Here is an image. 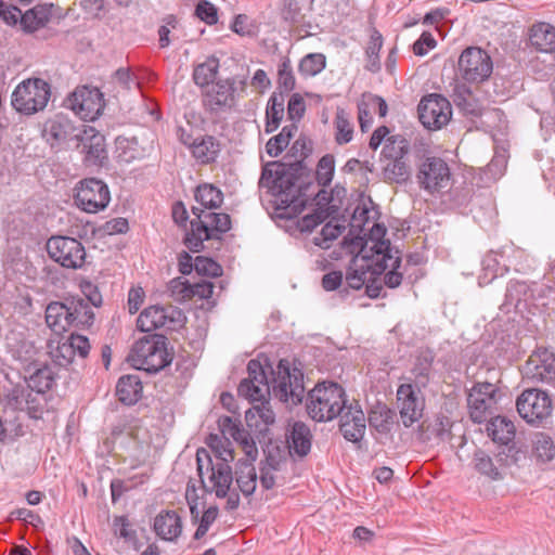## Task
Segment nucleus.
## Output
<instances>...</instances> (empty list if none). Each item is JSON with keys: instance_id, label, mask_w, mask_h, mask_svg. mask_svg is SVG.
I'll list each match as a JSON object with an SVG mask.
<instances>
[{"instance_id": "dca6fc26", "label": "nucleus", "mask_w": 555, "mask_h": 555, "mask_svg": "<svg viewBox=\"0 0 555 555\" xmlns=\"http://www.w3.org/2000/svg\"><path fill=\"white\" fill-rule=\"evenodd\" d=\"M184 319L183 312L172 306H151L140 313L137 326L144 333H151L162 327L176 330L183 324Z\"/></svg>"}, {"instance_id": "6ab92c4d", "label": "nucleus", "mask_w": 555, "mask_h": 555, "mask_svg": "<svg viewBox=\"0 0 555 555\" xmlns=\"http://www.w3.org/2000/svg\"><path fill=\"white\" fill-rule=\"evenodd\" d=\"M418 116L425 128L437 130L449 122L452 116V107L444 96L429 94L421 100Z\"/></svg>"}, {"instance_id": "412c9836", "label": "nucleus", "mask_w": 555, "mask_h": 555, "mask_svg": "<svg viewBox=\"0 0 555 555\" xmlns=\"http://www.w3.org/2000/svg\"><path fill=\"white\" fill-rule=\"evenodd\" d=\"M522 373L533 382L554 383L555 352L547 348H539L526 361Z\"/></svg>"}, {"instance_id": "5fc2aeb1", "label": "nucleus", "mask_w": 555, "mask_h": 555, "mask_svg": "<svg viewBox=\"0 0 555 555\" xmlns=\"http://www.w3.org/2000/svg\"><path fill=\"white\" fill-rule=\"evenodd\" d=\"M384 175L385 178L391 182L402 183L410 177V167L405 158L390 159L384 168Z\"/></svg>"}, {"instance_id": "9b49d317", "label": "nucleus", "mask_w": 555, "mask_h": 555, "mask_svg": "<svg viewBox=\"0 0 555 555\" xmlns=\"http://www.w3.org/2000/svg\"><path fill=\"white\" fill-rule=\"evenodd\" d=\"M49 257L65 269H81L87 253L80 241L69 236H52L47 242Z\"/></svg>"}, {"instance_id": "c03bdc74", "label": "nucleus", "mask_w": 555, "mask_h": 555, "mask_svg": "<svg viewBox=\"0 0 555 555\" xmlns=\"http://www.w3.org/2000/svg\"><path fill=\"white\" fill-rule=\"evenodd\" d=\"M208 451L214 462H224L230 464L234 460V452L231 441L223 435H210L208 438Z\"/></svg>"}, {"instance_id": "2f4dec72", "label": "nucleus", "mask_w": 555, "mask_h": 555, "mask_svg": "<svg viewBox=\"0 0 555 555\" xmlns=\"http://www.w3.org/2000/svg\"><path fill=\"white\" fill-rule=\"evenodd\" d=\"M21 15V27L26 33H34L44 27L52 14V4H38Z\"/></svg>"}, {"instance_id": "79ce46f5", "label": "nucleus", "mask_w": 555, "mask_h": 555, "mask_svg": "<svg viewBox=\"0 0 555 555\" xmlns=\"http://www.w3.org/2000/svg\"><path fill=\"white\" fill-rule=\"evenodd\" d=\"M195 199L201 205L199 208L217 209L223 203V193L220 189L210 183L199 184L195 190Z\"/></svg>"}, {"instance_id": "a18cd8bd", "label": "nucleus", "mask_w": 555, "mask_h": 555, "mask_svg": "<svg viewBox=\"0 0 555 555\" xmlns=\"http://www.w3.org/2000/svg\"><path fill=\"white\" fill-rule=\"evenodd\" d=\"M212 240L207 227L197 218L191 221V231L186 233L184 238L185 246L192 253H198L204 247V241Z\"/></svg>"}, {"instance_id": "cd10ccee", "label": "nucleus", "mask_w": 555, "mask_h": 555, "mask_svg": "<svg viewBox=\"0 0 555 555\" xmlns=\"http://www.w3.org/2000/svg\"><path fill=\"white\" fill-rule=\"evenodd\" d=\"M487 431L494 442L504 446L503 450L506 452H508V448H516L513 443L516 428L514 423L506 417L496 416L491 418L487 425Z\"/></svg>"}, {"instance_id": "13d9d810", "label": "nucleus", "mask_w": 555, "mask_h": 555, "mask_svg": "<svg viewBox=\"0 0 555 555\" xmlns=\"http://www.w3.org/2000/svg\"><path fill=\"white\" fill-rule=\"evenodd\" d=\"M168 291L173 300L178 302L193 298L192 284L182 278H176L169 282Z\"/></svg>"}, {"instance_id": "4c0bfd02", "label": "nucleus", "mask_w": 555, "mask_h": 555, "mask_svg": "<svg viewBox=\"0 0 555 555\" xmlns=\"http://www.w3.org/2000/svg\"><path fill=\"white\" fill-rule=\"evenodd\" d=\"M284 104H285L284 93L283 92H279V93L273 92L268 101L267 109H266L267 122H266L264 130L267 133H271L279 128L280 122L284 116Z\"/></svg>"}, {"instance_id": "3c124183", "label": "nucleus", "mask_w": 555, "mask_h": 555, "mask_svg": "<svg viewBox=\"0 0 555 555\" xmlns=\"http://www.w3.org/2000/svg\"><path fill=\"white\" fill-rule=\"evenodd\" d=\"M410 151L409 141L400 135H392L387 139L383 150V154L386 158L390 159H402L405 158Z\"/></svg>"}, {"instance_id": "6e6d98bb", "label": "nucleus", "mask_w": 555, "mask_h": 555, "mask_svg": "<svg viewBox=\"0 0 555 555\" xmlns=\"http://www.w3.org/2000/svg\"><path fill=\"white\" fill-rule=\"evenodd\" d=\"M344 230V225L327 222L323 225L321 232L313 237L312 242L315 246H319L322 249H328L332 242L338 238Z\"/></svg>"}, {"instance_id": "58836bf2", "label": "nucleus", "mask_w": 555, "mask_h": 555, "mask_svg": "<svg viewBox=\"0 0 555 555\" xmlns=\"http://www.w3.org/2000/svg\"><path fill=\"white\" fill-rule=\"evenodd\" d=\"M434 360L435 354L431 350L426 349L418 352L412 369L416 387H425L428 384L433 372Z\"/></svg>"}, {"instance_id": "a19ab883", "label": "nucleus", "mask_w": 555, "mask_h": 555, "mask_svg": "<svg viewBox=\"0 0 555 555\" xmlns=\"http://www.w3.org/2000/svg\"><path fill=\"white\" fill-rule=\"evenodd\" d=\"M219 60L215 56L207 57L203 63L195 66L193 80L196 86L207 88L212 85L219 72Z\"/></svg>"}, {"instance_id": "4468645a", "label": "nucleus", "mask_w": 555, "mask_h": 555, "mask_svg": "<svg viewBox=\"0 0 555 555\" xmlns=\"http://www.w3.org/2000/svg\"><path fill=\"white\" fill-rule=\"evenodd\" d=\"M457 64L462 78L467 82H482L493 70L490 55L478 47L466 48L461 53Z\"/></svg>"}, {"instance_id": "680f3d73", "label": "nucleus", "mask_w": 555, "mask_h": 555, "mask_svg": "<svg viewBox=\"0 0 555 555\" xmlns=\"http://www.w3.org/2000/svg\"><path fill=\"white\" fill-rule=\"evenodd\" d=\"M194 269L198 274L211 278L220 276L223 271L218 262L203 256H197L194 259Z\"/></svg>"}, {"instance_id": "423d86ee", "label": "nucleus", "mask_w": 555, "mask_h": 555, "mask_svg": "<svg viewBox=\"0 0 555 555\" xmlns=\"http://www.w3.org/2000/svg\"><path fill=\"white\" fill-rule=\"evenodd\" d=\"M130 359L137 369L157 373L171 363L173 354L168 349L166 336L149 334L133 345Z\"/></svg>"}, {"instance_id": "774afa93", "label": "nucleus", "mask_w": 555, "mask_h": 555, "mask_svg": "<svg viewBox=\"0 0 555 555\" xmlns=\"http://www.w3.org/2000/svg\"><path fill=\"white\" fill-rule=\"evenodd\" d=\"M437 42L430 33H423L421 37L413 43V52L415 55L424 56L428 50L436 47Z\"/></svg>"}, {"instance_id": "8fccbe9b", "label": "nucleus", "mask_w": 555, "mask_h": 555, "mask_svg": "<svg viewBox=\"0 0 555 555\" xmlns=\"http://www.w3.org/2000/svg\"><path fill=\"white\" fill-rule=\"evenodd\" d=\"M325 66L326 57L323 53H309L300 60L298 72L302 77L309 78L320 74Z\"/></svg>"}, {"instance_id": "6e6552de", "label": "nucleus", "mask_w": 555, "mask_h": 555, "mask_svg": "<svg viewBox=\"0 0 555 555\" xmlns=\"http://www.w3.org/2000/svg\"><path fill=\"white\" fill-rule=\"evenodd\" d=\"M51 96L50 85L41 78H28L12 93L11 104L18 113L33 115L42 111Z\"/></svg>"}, {"instance_id": "c756f323", "label": "nucleus", "mask_w": 555, "mask_h": 555, "mask_svg": "<svg viewBox=\"0 0 555 555\" xmlns=\"http://www.w3.org/2000/svg\"><path fill=\"white\" fill-rule=\"evenodd\" d=\"M186 498L189 495L186 494ZM190 506L191 520L193 524H198L197 529L194 533L195 540H201L208 532L210 526L215 522L218 517L219 508L216 505L209 506L205 509L199 516V511L197 507V496L192 500L188 499Z\"/></svg>"}, {"instance_id": "f704fd0d", "label": "nucleus", "mask_w": 555, "mask_h": 555, "mask_svg": "<svg viewBox=\"0 0 555 555\" xmlns=\"http://www.w3.org/2000/svg\"><path fill=\"white\" fill-rule=\"evenodd\" d=\"M234 479L244 496L254 494L257 487V473L248 460H240L235 465Z\"/></svg>"}, {"instance_id": "393cba45", "label": "nucleus", "mask_w": 555, "mask_h": 555, "mask_svg": "<svg viewBox=\"0 0 555 555\" xmlns=\"http://www.w3.org/2000/svg\"><path fill=\"white\" fill-rule=\"evenodd\" d=\"M529 46L543 53L555 52V27L550 23L539 22L529 28Z\"/></svg>"}, {"instance_id": "2eb2a0df", "label": "nucleus", "mask_w": 555, "mask_h": 555, "mask_svg": "<svg viewBox=\"0 0 555 555\" xmlns=\"http://www.w3.org/2000/svg\"><path fill=\"white\" fill-rule=\"evenodd\" d=\"M517 412L528 424L538 425L551 416L552 400L550 396L539 389H526L517 398Z\"/></svg>"}, {"instance_id": "37998d69", "label": "nucleus", "mask_w": 555, "mask_h": 555, "mask_svg": "<svg viewBox=\"0 0 555 555\" xmlns=\"http://www.w3.org/2000/svg\"><path fill=\"white\" fill-rule=\"evenodd\" d=\"M335 142L345 145L353 139V124L350 115L340 107H337L334 118Z\"/></svg>"}, {"instance_id": "69168bd1", "label": "nucleus", "mask_w": 555, "mask_h": 555, "mask_svg": "<svg viewBox=\"0 0 555 555\" xmlns=\"http://www.w3.org/2000/svg\"><path fill=\"white\" fill-rule=\"evenodd\" d=\"M114 530L116 534L127 541H133L137 539V531L132 529L127 516L122 515L114 518Z\"/></svg>"}, {"instance_id": "c85d7f7f", "label": "nucleus", "mask_w": 555, "mask_h": 555, "mask_svg": "<svg viewBox=\"0 0 555 555\" xmlns=\"http://www.w3.org/2000/svg\"><path fill=\"white\" fill-rule=\"evenodd\" d=\"M67 308L72 325L77 328L90 327L94 322V312L82 297L67 298Z\"/></svg>"}, {"instance_id": "e433bc0d", "label": "nucleus", "mask_w": 555, "mask_h": 555, "mask_svg": "<svg viewBox=\"0 0 555 555\" xmlns=\"http://www.w3.org/2000/svg\"><path fill=\"white\" fill-rule=\"evenodd\" d=\"M68 311L66 300L63 302H50L46 309V322L49 327L55 332L67 331V328L72 327Z\"/></svg>"}, {"instance_id": "b1692460", "label": "nucleus", "mask_w": 555, "mask_h": 555, "mask_svg": "<svg viewBox=\"0 0 555 555\" xmlns=\"http://www.w3.org/2000/svg\"><path fill=\"white\" fill-rule=\"evenodd\" d=\"M153 529L162 540L175 542L182 533V519L176 511H163L155 517Z\"/></svg>"}, {"instance_id": "aec40b11", "label": "nucleus", "mask_w": 555, "mask_h": 555, "mask_svg": "<svg viewBox=\"0 0 555 555\" xmlns=\"http://www.w3.org/2000/svg\"><path fill=\"white\" fill-rule=\"evenodd\" d=\"M397 403L404 427H411L423 416L425 403L420 387L411 383L401 384L397 389Z\"/></svg>"}, {"instance_id": "052dcab7", "label": "nucleus", "mask_w": 555, "mask_h": 555, "mask_svg": "<svg viewBox=\"0 0 555 555\" xmlns=\"http://www.w3.org/2000/svg\"><path fill=\"white\" fill-rule=\"evenodd\" d=\"M46 392H37L35 390L29 389L27 395V405L23 406L21 411H26L29 417L39 418L46 406Z\"/></svg>"}, {"instance_id": "864d4df0", "label": "nucleus", "mask_w": 555, "mask_h": 555, "mask_svg": "<svg viewBox=\"0 0 555 555\" xmlns=\"http://www.w3.org/2000/svg\"><path fill=\"white\" fill-rule=\"evenodd\" d=\"M278 86L287 93L296 87V78L288 56H282L278 65Z\"/></svg>"}, {"instance_id": "39448f33", "label": "nucleus", "mask_w": 555, "mask_h": 555, "mask_svg": "<svg viewBox=\"0 0 555 555\" xmlns=\"http://www.w3.org/2000/svg\"><path fill=\"white\" fill-rule=\"evenodd\" d=\"M385 234L384 225L378 223L372 225L370 229L371 246L369 247L372 255L370 257L374 259V272L384 274L386 287L397 288L403 280L400 250L393 248L388 240H384Z\"/></svg>"}, {"instance_id": "09e8293b", "label": "nucleus", "mask_w": 555, "mask_h": 555, "mask_svg": "<svg viewBox=\"0 0 555 555\" xmlns=\"http://www.w3.org/2000/svg\"><path fill=\"white\" fill-rule=\"evenodd\" d=\"M297 131V126L291 124L284 126L281 132L272 137L266 144V151L271 157H278L289 144L291 139Z\"/></svg>"}, {"instance_id": "4be33fe9", "label": "nucleus", "mask_w": 555, "mask_h": 555, "mask_svg": "<svg viewBox=\"0 0 555 555\" xmlns=\"http://www.w3.org/2000/svg\"><path fill=\"white\" fill-rule=\"evenodd\" d=\"M80 141L81 152L85 154L83 162L87 166L103 167L107 160L105 138L94 128L89 127L82 134H75Z\"/></svg>"}, {"instance_id": "bb28decb", "label": "nucleus", "mask_w": 555, "mask_h": 555, "mask_svg": "<svg viewBox=\"0 0 555 555\" xmlns=\"http://www.w3.org/2000/svg\"><path fill=\"white\" fill-rule=\"evenodd\" d=\"M192 212L207 227L212 240H220L221 235L231 229V218L228 214L205 211L196 206L192 207Z\"/></svg>"}, {"instance_id": "ddd939ff", "label": "nucleus", "mask_w": 555, "mask_h": 555, "mask_svg": "<svg viewBox=\"0 0 555 555\" xmlns=\"http://www.w3.org/2000/svg\"><path fill=\"white\" fill-rule=\"evenodd\" d=\"M75 204L88 214H96L105 209L111 201L108 186L96 178H86L76 185Z\"/></svg>"}, {"instance_id": "e2e57ef3", "label": "nucleus", "mask_w": 555, "mask_h": 555, "mask_svg": "<svg viewBox=\"0 0 555 555\" xmlns=\"http://www.w3.org/2000/svg\"><path fill=\"white\" fill-rule=\"evenodd\" d=\"M220 426L222 427V433L224 435L229 434L241 446L244 443V441L251 439L249 434L241 428L238 424L234 423L229 416L220 420Z\"/></svg>"}, {"instance_id": "1a4fd4ad", "label": "nucleus", "mask_w": 555, "mask_h": 555, "mask_svg": "<svg viewBox=\"0 0 555 555\" xmlns=\"http://www.w3.org/2000/svg\"><path fill=\"white\" fill-rule=\"evenodd\" d=\"M246 78L219 79L203 92L204 106L211 113L231 109L237 100L246 93Z\"/></svg>"}, {"instance_id": "473e14b6", "label": "nucleus", "mask_w": 555, "mask_h": 555, "mask_svg": "<svg viewBox=\"0 0 555 555\" xmlns=\"http://www.w3.org/2000/svg\"><path fill=\"white\" fill-rule=\"evenodd\" d=\"M531 457L538 464H555V443L552 437L535 433L531 438Z\"/></svg>"}, {"instance_id": "72a5a7b5", "label": "nucleus", "mask_w": 555, "mask_h": 555, "mask_svg": "<svg viewBox=\"0 0 555 555\" xmlns=\"http://www.w3.org/2000/svg\"><path fill=\"white\" fill-rule=\"evenodd\" d=\"M142 382L138 375H124L116 385L118 400L126 405L137 403L142 396Z\"/></svg>"}, {"instance_id": "a211bd4d", "label": "nucleus", "mask_w": 555, "mask_h": 555, "mask_svg": "<svg viewBox=\"0 0 555 555\" xmlns=\"http://www.w3.org/2000/svg\"><path fill=\"white\" fill-rule=\"evenodd\" d=\"M496 392L495 385L491 383H477L473 386L467 396V405L474 423L480 424L492 415Z\"/></svg>"}, {"instance_id": "f3484780", "label": "nucleus", "mask_w": 555, "mask_h": 555, "mask_svg": "<svg viewBox=\"0 0 555 555\" xmlns=\"http://www.w3.org/2000/svg\"><path fill=\"white\" fill-rule=\"evenodd\" d=\"M66 106L81 119L92 121L104 108L103 94L96 88L79 87L66 99Z\"/></svg>"}, {"instance_id": "603ef678", "label": "nucleus", "mask_w": 555, "mask_h": 555, "mask_svg": "<svg viewBox=\"0 0 555 555\" xmlns=\"http://www.w3.org/2000/svg\"><path fill=\"white\" fill-rule=\"evenodd\" d=\"M382 47L383 36L378 30L374 29L371 34L370 41L365 51L367 57L366 69L372 73H376L380 68L379 51Z\"/></svg>"}, {"instance_id": "4d7b16f0", "label": "nucleus", "mask_w": 555, "mask_h": 555, "mask_svg": "<svg viewBox=\"0 0 555 555\" xmlns=\"http://www.w3.org/2000/svg\"><path fill=\"white\" fill-rule=\"evenodd\" d=\"M335 159L331 154H326L319 160L315 170V178L319 185L327 186L334 176Z\"/></svg>"}, {"instance_id": "f03ea898", "label": "nucleus", "mask_w": 555, "mask_h": 555, "mask_svg": "<svg viewBox=\"0 0 555 555\" xmlns=\"http://www.w3.org/2000/svg\"><path fill=\"white\" fill-rule=\"evenodd\" d=\"M306 410L315 422H330L339 417V430L350 442H360L364 437L365 414L357 400H348L345 389L337 383H318L308 392Z\"/></svg>"}, {"instance_id": "7c9ffc66", "label": "nucleus", "mask_w": 555, "mask_h": 555, "mask_svg": "<svg viewBox=\"0 0 555 555\" xmlns=\"http://www.w3.org/2000/svg\"><path fill=\"white\" fill-rule=\"evenodd\" d=\"M312 434L308 425L302 422L294 423L288 439L291 454L299 457L306 456L311 450Z\"/></svg>"}, {"instance_id": "0eeeda50", "label": "nucleus", "mask_w": 555, "mask_h": 555, "mask_svg": "<svg viewBox=\"0 0 555 555\" xmlns=\"http://www.w3.org/2000/svg\"><path fill=\"white\" fill-rule=\"evenodd\" d=\"M369 242L361 249L360 254L354 256L347 269L345 281L349 288L359 291L365 286V294L370 298H378L386 286L384 283V274L374 272V259L366 251Z\"/></svg>"}, {"instance_id": "5701e85b", "label": "nucleus", "mask_w": 555, "mask_h": 555, "mask_svg": "<svg viewBox=\"0 0 555 555\" xmlns=\"http://www.w3.org/2000/svg\"><path fill=\"white\" fill-rule=\"evenodd\" d=\"M89 351L90 343L86 336L70 334L65 340L59 343L53 356L59 365L67 366L76 357L86 359Z\"/></svg>"}, {"instance_id": "a878e982", "label": "nucleus", "mask_w": 555, "mask_h": 555, "mask_svg": "<svg viewBox=\"0 0 555 555\" xmlns=\"http://www.w3.org/2000/svg\"><path fill=\"white\" fill-rule=\"evenodd\" d=\"M74 131L75 127L67 117L55 115L46 121L43 135L51 145L55 144V147H59L74 135Z\"/></svg>"}, {"instance_id": "20e7f679", "label": "nucleus", "mask_w": 555, "mask_h": 555, "mask_svg": "<svg viewBox=\"0 0 555 555\" xmlns=\"http://www.w3.org/2000/svg\"><path fill=\"white\" fill-rule=\"evenodd\" d=\"M196 464L203 490L219 499L227 498L225 508L228 511L236 509L241 500L238 492L231 489L234 473L230 464L214 462L208 450L203 448L196 452Z\"/></svg>"}, {"instance_id": "7ed1b4c3", "label": "nucleus", "mask_w": 555, "mask_h": 555, "mask_svg": "<svg viewBox=\"0 0 555 555\" xmlns=\"http://www.w3.org/2000/svg\"><path fill=\"white\" fill-rule=\"evenodd\" d=\"M258 185L273 196L275 210L283 219L296 218L309 201L306 194L308 186L300 184L299 168L293 165L280 162L266 164Z\"/></svg>"}, {"instance_id": "ea45409f", "label": "nucleus", "mask_w": 555, "mask_h": 555, "mask_svg": "<svg viewBox=\"0 0 555 555\" xmlns=\"http://www.w3.org/2000/svg\"><path fill=\"white\" fill-rule=\"evenodd\" d=\"M395 412L386 404H376L369 413L367 422L380 434H387L393 425Z\"/></svg>"}, {"instance_id": "bf43d9fd", "label": "nucleus", "mask_w": 555, "mask_h": 555, "mask_svg": "<svg viewBox=\"0 0 555 555\" xmlns=\"http://www.w3.org/2000/svg\"><path fill=\"white\" fill-rule=\"evenodd\" d=\"M23 435V425L17 416L4 421L0 417V442L11 441Z\"/></svg>"}, {"instance_id": "338daca9", "label": "nucleus", "mask_w": 555, "mask_h": 555, "mask_svg": "<svg viewBox=\"0 0 555 555\" xmlns=\"http://www.w3.org/2000/svg\"><path fill=\"white\" fill-rule=\"evenodd\" d=\"M196 16L208 25L218 22L217 9L208 1H201L195 9Z\"/></svg>"}, {"instance_id": "f257e3e1", "label": "nucleus", "mask_w": 555, "mask_h": 555, "mask_svg": "<svg viewBox=\"0 0 555 555\" xmlns=\"http://www.w3.org/2000/svg\"><path fill=\"white\" fill-rule=\"evenodd\" d=\"M247 373L248 377L240 383L237 392L250 401L260 402L259 405H255L245 413V421L249 427L257 426V417L267 426L274 423V412L266 402L267 397L271 393L281 402L294 405L304 399V374L301 370L292 367L286 359L280 360L276 369L271 370V382L258 360L253 359L248 362Z\"/></svg>"}, {"instance_id": "c9c22d12", "label": "nucleus", "mask_w": 555, "mask_h": 555, "mask_svg": "<svg viewBox=\"0 0 555 555\" xmlns=\"http://www.w3.org/2000/svg\"><path fill=\"white\" fill-rule=\"evenodd\" d=\"M191 153L198 163L210 164L217 159L220 153V143L212 135H202L195 138Z\"/></svg>"}, {"instance_id": "de8ad7c7", "label": "nucleus", "mask_w": 555, "mask_h": 555, "mask_svg": "<svg viewBox=\"0 0 555 555\" xmlns=\"http://www.w3.org/2000/svg\"><path fill=\"white\" fill-rule=\"evenodd\" d=\"M29 389L26 383L5 388L2 395L5 405L13 411H21L23 406L27 405L26 398Z\"/></svg>"}, {"instance_id": "0e129e2a", "label": "nucleus", "mask_w": 555, "mask_h": 555, "mask_svg": "<svg viewBox=\"0 0 555 555\" xmlns=\"http://www.w3.org/2000/svg\"><path fill=\"white\" fill-rule=\"evenodd\" d=\"M37 348L29 340H21L16 347L12 349L13 357L23 363H30L37 356Z\"/></svg>"}, {"instance_id": "49530a36", "label": "nucleus", "mask_w": 555, "mask_h": 555, "mask_svg": "<svg viewBox=\"0 0 555 555\" xmlns=\"http://www.w3.org/2000/svg\"><path fill=\"white\" fill-rule=\"evenodd\" d=\"M55 382V373L53 369L49 365H43L39 369H36L33 374H30L29 378L26 380V384L31 390L37 392H47L50 390Z\"/></svg>"}, {"instance_id": "9d476101", "label": "nucleus", "mask_w": 555, "mask_h": 555, "mask_svg": "<svg viewBox=\"0 0 555 555\" xmlns=\"http://www.w3.org/2000/svg\"><path fill=\"white\" fill-rule=\"evenodd\" d=\"M416 181L428 194H441L451 186L450 167L440 157H425L417 167Z\"/></svg>"}, {"instance_id": "f8f14e48", "label": "nucleus", "mask_w": 555, "mask_h": 555, "mask_svg": "<svg viewBox=\"0 0 555 555\" xmlns=\"http://www.w3.org/2000/svg\"><path fill=\"white\" fill-rule=\"evenodd\" d=\"M525 457V453L516 448H508V452L502 450L493 456L483 450H477L474 453L473 463L479 474L498 481L504 478V470L507 466L518 464Z\"/></svg>"}]
</instances>
